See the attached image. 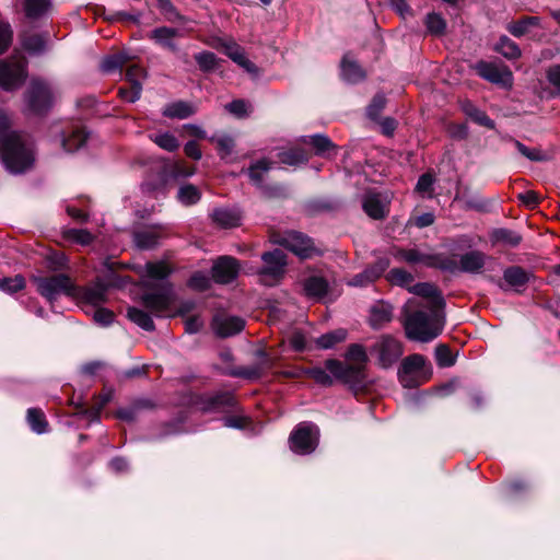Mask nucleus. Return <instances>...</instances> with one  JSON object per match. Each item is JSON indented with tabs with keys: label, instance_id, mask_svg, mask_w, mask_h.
<instances>
[{
	"label": "nucleus",
	"instance_id": "obj_1",
	"mask_svg": "<svg viewBox=\"0 0 560 560\" xmlns=\"http://www.w3.org/2000/svg\"><path fill=\"white\" fill-rule=\"evenodd\" d=\"M0 158L12 174L27 171L35 160L32 144L21 135L10 130V118L4 113H0Z\"/></svg>",
	"mask_w": 560,
	"mask_h": 560
},
{
	"label": "nucleus",
	"instance_id": "obj_2",
	"mask_svg": "<svg viewBox=\"0 0 560 560\" xmlns=\"http://www.w3.org/2000/svg\"><path fill=\"white\" fill-rule=\"evenodd\" d=\"M420 304L410 299L404 306L406 336L410 340L429 342L443 329L441 310L418 308Z\"/></svg>",
	"mask_w": 560,
	"mask_h": 560
},
{
	"label": "nucleus",
	"instance_id": "obj_3",
	"mask_svg": "<svg viewBox=\"0 0 560 560\" xmlns=\"http://www.w3.org/2000/svg\"><path fill=\"white\" fill-rule=\"evenodd\" d=\"M402 343L390 335H382L370 348V354L382 369L392 368L402 355Z\"/></svg>",
	"mask_w": 560,
	"mask_h": 560
},
{
	"label": "nucleus",
	"instance_id": "obj_4",
	"mask_svg": "<svg viewBox=\"0 0 560 560\" xmlns=\"http://www.w3.org/2000/svg\"><path fill=\"white\" fill-rule=\"evenodd\" d=\"M35 282L38 292L49 302H54L60 295L73 299L78 294V287L66 275L36 278Z\"/></svg>",
	"mask_w": 560,
	"mask_h": 560
},
{
	"label": "nucleus",
	"instance_id": "obj_5",
	"mask_svg": "<svg viewBox=\"0 0 560 560\" xmlns=\"http://www.w3.org/2000/svg\"><path fill=\"white\" fill-rule=\"evenodd\" d=\"M55 97L48 83L33 79L25 94L27 109L34 114H43L52 106Z\"/></svg>",
	"mask_w": 560,
	"mask_h": 560
},
{
	"label": "nucleus",
	"instance_id": "obj_6",
	"mask_svg": "<svg viewBox=\"0 0 560 560\" xmlns=\"http://www.w3.org/2000/svg\"><path fill=\"white\" fill-rule=\"evenodd\" d=\"M272 242L285 247L302 259L311 258L319 253L311 238L296 231L273 235Z\"/></svg>",
	"mask_w": 560,
	"mask_h": 560
},
{
	"label": "nucleus",
	"instance_id": "obj_7",
	"mask_svg": "<svg viewBox=\"0 0 560 560\" xmlns=\"http://www.w3.org/2000/svg\"><path fill=\"white\" fill-rule=\"evenodd\" d=\"M26 78V61L23 57H13L0 61V86L12 91L18 89Z\"/></svg>",
	"mask_w": 560,
	"mask_h": 560
},
{
	"label": "nucleus",
	"instance_id": "obj_8",
	"mask_svg": "<svg viewBox=\"0 0 560 560\" xmlns=\"http://www.w3.org/2000/svg\"><path fill=\"white\" fill-rule=\"evenodd\" d=\"M264 267L259 270L260 280L266 285H275L284 275L285 254L281 249L261 255Z\"/></svg>",
	"mask_w": 560,
	"mask_h": 560
},
{
	"label": "nucleus",
	"instance_id": "obj_9",
	"mask_svg": "<svg viewBox=\"0 0 560 560\" xmlns=\"http://www.w3.org/2000/svg\"><path fill=\"white\" fill-rule=\"evenodd\" d=\"M318 441V429L311 423H301L290 435V446L294 453L310 454Z\"/></svg>",
	"mask_w": 560,
	"mask_h": 560
},
{
	"label": "nucleus",
	"instance_id": "obj_10",
	"mask_svg": "<svg viewBox=\"0 0 560 560\" xmlns=\"http://www.w3.org/2000/svg\"><path fill=\"white\" fill-rule=\"evenodd\" d=\"M107 287L96 281L94 284L85 288L78 287V294L73 299L81 304L85 313H89L93 307H98L106 302Z\"/></svg>",
	"mask_w": 560,
	"mask_h": 560
},
{
	"label": "nucleus",
	"instance_id": "obj_11",
	"mask_svg": "<svg viewBox=\"0 0 560 560\" xmlns=\"http://www.w3.org/2000/svg\"><path fill=\"white\" fill-rule=\"evenodd\" d=\"M408 291L422 300L417 301L420 306L418 308H425V310H442L444 305L443 298L439 290L431 283L428 282H420L412 284L408 288Z\"/></svg>",
	"mask_w": 560,
	"mask_h": 560
},
{
	"label": "nucleus",
	"instance_id": "obj_12",
	"mask_svg": "<svg viewBox=\"0 0 560 560\" xmlns=\"http://www.w3.org/2000/svg\"><path fill=\"white\" fill-rule=\"evenodd\" d=\"M174 295L171 289L142 295L143 305L156 317L168 316Z\"/></svg>",
	"mask_w": 560,
	"mask_h": 560
},
{
	"label": "nucleus",
	"instance_id": "obj_13",
	"mask_svg": "<svg viewBox=\"0 0 560 560\" xmlns=\"http://www.w3.org/2000/svg\"><path fill=\"white\" fill-rule=\"evenodd\" d=\"M389 197L380 192L369 191L362 200L364 212L374 220H382L389 213Z\"/></svg>",
	"mask_w": 560,
	"mask_h": 560
},
{
	"label": "nucleus",
	"instance_id": "obj_14",
	"mask_svg": "<svg viewBox=\"0 0 560 560\" xmlns=\"http://www.w3.org/2000/svg\"><path fill=\"white\" fill-rule=\"evenodd\" d=\"M240 270L238 261L230 256L220 257L212 267V277L218 283L232 282Z\"/></svg>",
	"mask_w": 560,
	"mask_h": 560
},
{
	"label": "nucleus",
	"instance_id": "obj_15",
	"mask_svg": "<svg viewBox=\"0 0 560 560\" xmlns=\"http://www.w3.org/2000/svg\"><path fill=\"white\" fill-rule=\"evenodd\" d=\"M530 277L532 273L524 268L520 266H511L503 271V283H500L499 285L503 290H506V285L516 292H521L529 281Z\"/></svg>",
	"mask_w": 560,
	"mask_h": 560
},
{
	"label": "nucleus",
	"instance_id": "obj_16",
	"mask_svg": "<svg viewBox=\"0 0 560 560\" xmlns=\"http://www.w3.org/2000/svg\"><path fill=\"white\" fill-rule=\"evenodd\" d=\"M245 322L237 316L217 315L212 322V328L220 337H230L243 330Z\"/></svg>",
	"mask_w": 560,
	"mask_h": 560
},
{
	"label": "nucleus",
	"instance_id": "obj_17",
	"mask_svg": "<svg viewBox=\"0 0 560 560\" xmlns=\"http://www.w3.org/2000/svg\"><path fill=\"white\" fill-rule=\"evenodd\" d=\"M393 256L397 260L406 261L410 265L420 264L423 266L433 267L439 262L438 256L422 253L417 248L395 249L393 252Z\"/></svg>",
	"mask_w": 560,
	"mask_h": 560
},
{
	"label": "nucleus",
	"instance_id": "obj_18",
	"mask_svg": "<svg viewBox=\"0 0 560 560\" xmlns=\"http://www.w3.org/2000/svg\"><path fill=\"white\" fill-rule=\"evenodd\" d=\"M326 370L331 377L349 383L355 381L360 375V368L355 365L345 364L338 360L329 359L325 363Z\"/></svg>",
	"mask_w": 560,
	"mask_h": 560
},
{
	"label": "nucleus",
	"instance_id": "obj_19",
	"mask_svg": "<svg viewBox=\"0 0 560 560\" xmlns=\"http://www.w3.org/2000/svg\"><path fill=\"white\" fill-rule=\"evenodd\" d=\"M389 267V260L387 258H380L373 266L366 268L360 275L353 277L350 281L351 285H365L380 278L384 271Z\"/></svg>",
	"mask_w": 560,
	"mask_h": 560
},
{
	"label": "nucleus",
	"instance_id": "obj_20",
	"mask_svg": "<svg viewBox=\"0 0 560 560\" xmlns=\"http://www.w3.org/2000/svg\"><path fill=\"white\" fill-rule=\"evenodd\" d=\"M224 54L234 62L244 68L247 72L256 74V66L246 58L243 48L234 42H223L221 44Z\"/></svg>",
	"mask_w": 560,
	"mask_h": 560
},
{
	"label": "nucleus",
	"instance_id": "obj_21",
	"mask_svg": "<svg viewBox=\"0 0 560 560\" xmlns=\"http://www.w3.org/2000/svg\"><path fill=\"white\" fill-rule=\"evenodd\" d=\"M489 257L480 250H470L459 258L460 269L469 273H478L486 265Z\"/></svg>",
	"mask_w": 560,
	"mask_h": 560
},
{
	"label": "nucleus",
	"instance_id": "obj_22",
	"mask_svg": "<svg viewBox=\"0 0 560 560\" xmlns=\"http://www.w3.org/2000/svg\"><path fill=\"white\" fill-rule=\"evenodd\" d=\"M478 73L483 79L493 83H505L511 79V72L502 70L493 63L480 62L477 66Z\"/></svg>",
	"mask_w": 560,
	"mask_h": 560
},
{
	"label": "nucleus",
	"instance_id": "obj_23",
	"mask_svg": "<svg viewBox=\"0 0 560 560\" xmlns=\"http://www.w3.org/2000/svg\"><path fill=\"white\" fill-rule=\"evenodd\" d=\"M425 364V358L421 354H411L402 360L399 370V380L404 386H409L406 377L415 372L423 369Z\"/></svg>",
	"mask_w": 560,
	"mask_h": 560
},
{
	"label": "nucleus",
	"instance_id": "obj_24",
	"mask_svg": "<svg viewBox=\"0 0 560 560\" xmlns=\"http://www.w3.org/2000/svg\"><path fill=\"white\" fill-rule=\"evenodd\" d=\"M212 219L220 226L229 229L240 225L241 213L235 209L220 208L213 211Z\"/></svg>",
	"mask_w": 560,
	"mask_h": 560
},
{
	"label": "nucleus",
	"instance_id": "obj_25",
	"mask_svg": "<svg viewBox=\"0 0 560 560\" xmlns=\"http://www.w3.org/2000/svg\"><path fill=\"white\" fill-rule=\"evenodd\" d=\"M162 237V231L156 228H150L147 230L138 231L133 235L137 247L142 249H149L154 247L159 240Z\"/></svg>",
	"mask_w": 560,
	"mask_h": 560
},
{
	"label": "nucleus",
	"instance_id": "obj_26",
	"mask_svg": "<svg viewBox=\"0 0 560 560\" xmlns=\"http://www.w3.org/2000/svg\"><path fill=\"white\" fill-rule=\"evenodd\" d=\"M490 241L492 245L504 244L511 247H515L522 242V236L515 231L501 228L491 231Z\"/></svg>",
	"mask_w": 560,
	"mask_h": 560
},
{
	"label": "nucleus",
	"instance_id": "obj_27",
	"mask_svg": "<svg viewBox=\"0 0 560 560\" xmlns=\"http://www.w3.org/2000/svg\"><path fill=\"white\" fill-rule=\"evenodd\" d=\"M196 113V107L187 102L178 101L166 105L163 115L170 118L185 119Z\"/></svg>",
	"mask_w": 560,
	"mask_h": 560
},
{
	"label": "nucleus",
	"instance_id": "obj_28",
	"mask_svg": "<svg viewBox=\"0 0 560 560\" xmlns=\"http://www.w3.org/2000/svg\"><path fill=\"white\" fill-rule=\"evenodd\" d=\"M364 71L353 60H350L349 56H345L341 61V77L349 83H357L364 79Z\"/></svg>",
	"mask_w": 560,
	"mask_h": 560
},
{
	"label": "nucleus",
	"instance_id": "obj_29",
	"mask_svg": "<svg viewBox=\"0 0 560 560\" xmlns=\"http://www.w3.org/2000/svg\"><path fill=\"white\" fill-rule=\"evenodd\" d=\"M177 36H180L178 30L167 27V26L158 27V28L153 30L150 34V37L152 39H154L160 45H162L173 51L176 50L177 47L172 42V39Z\"/></svg>",
	"mask_w": 560,
	"mask_h": 560
},
{
	"label": "nucleus",
	"instance_id": "obj_30",
	"mask_svg": "<svg viewBox=\"0 0 560 560\" xmlns=\"http://www.w3.org/2000/svg\"><path fill=\"white\" fill-rule=\"evenodd\" d=\"M51 0H23V10L28 19H38L48 13Z\"/></svg>",
	"mask_w": 560,
	"mask_h": 560
},
{
	"label": "nucleus",
	"instance_id": "obj_31",
	"mask_svg": "<svg viewBox=\"0 0 560 560\" xmlns=\"http://www.w3.org/2000/svg\"><path fill=\"white\" fill-rule=\"evenodd\" d=\"M303 289L305 294L311 298H322L327 293V281L318 276H312L304 281Z\"/></svg>",
	"mask_w": 560,
	"mask_h": 560
},
{
	"label": "nucleus",
	"instance_id": "obj_32",
	"mask_svg": "<svg viewBox=\"0 0 560 560\" xmlns=\"http://www.w3.org/2000/svg\"><path fill=\"white\" fill-rule=\"evenodd\" d=\"M392 319V306L377 303L371 308L370 323L374 328H380Z\"/></svg>",
	"mask_w": 560,
	"mask_h": 560
},
{
	"label": "nucleus",
	"instance_id": "obj_33",
	"mask_svg": "<svg viewBox=\"0 0 560 560\" xmlns=\"http://www.w3.org/2000/svg\"><path fill=\"white\" fill-rule=\"evenodd\" d=\"M279 160L281 163L296 166L302 163H306L308 161V153L300 148H290L281 151L279 154Z\"/></svg>",
	"mask_w": 560,
	"mask_h": 560
},
{
	"label": "nucleus",
	"instance_id": "obj_34",
	"mask_svg": "<svg viewBox=\"0 0 560 560\" xmlns=\"http://www.w3.org/2000/svg\"><path fill=\"white\" fill-rule=\"evenodd\" d=\"M347 338V330L343 328H338L336 330L329 331L327 334L322 335L315 340L316 346L319 349H331L336 345L345 341Z\"/></svg>",
	"mask_w": 560,
	"mask_h": 560
},
{
	"label": "nucleus",
	"instance_id": "obj_35",
	"mask_svg": "<svg viewBox=\"0 0 560 560\" xmlns=\"http://www.w3.org/2000/svg\"><path fill=\"white\" fill-rule=\"evenodd\" d=\"M291 375L296 377L308 376L313 378L316 383L324 386H329L332 384V377L327 372V370L323 368L302 369L295 373H292Z\"/></svg>",
	"mask_w": 560,
	"mask_h": 560
},
{
	"label": "nucleus",
	"instance_id": "obj_36",
	"mask_svg": "<svg viewBox=\"0 0 560 560\" xmlns=\"http://www.w3.org/2000/svg\"><path fill=\"white\" fill-rule=\"evenodd\" d=\"M494 49L508 59H517L521 57L520 47L508 36H501Z\"/></svg>",
	"mask_w": 560,
	"mask_h": 560
},
{
	"label": "nucleus",
	"instance_id": "obj_37",
	"mask_svg": "<svg viewBox=\"0 0 560 560\" xmlns=\"http://www.w3.org/2000/svg\"><path fill=\"white\" fill-rule=\"evenodd\" d=\"M127 316L131 322H133L144 330L152 331L154 329L153 319L143 310L137 307H129L127 311Z\"/></svg>",
	"mask_w": 560,
	"mask_h": 560
},
{
	"label": "nucleus",
	"instance_id": "obj_38",
	"mask_svg": "<svg viewBox=\"0 0 560 560\" xmlns=\"http://www.w3.org/2000/svg\"><path fill=\"white\" fill-rule=\"evenodd\" d=\"M538 22H539L538 18L528 16V18L518 20L516 22L510 23L506 26V28L513 36L521 37L525 34H527L532 26L538 25Z\"/></svg>",
	"mask_w": 560,
	"mask_h": 560
},
{
	"label": "nucleus",
	"instance_id": "obj_39",
	"mask_svg": "<svg viewBox=\"0 0 560 560\" xmlns=\"http://www.w3.org/2000/svg\"><path fill=\"white\" fill-rule=\"evenodd\" d=\"M27 422L32 430L38 434L47 431V421L44 412L37 408H30L27 410Z\"/></svg>",
	"mask_w": 560,
	"mask_h": 560
},
{
	"label": "nucleus",
	"instance_id": "obj_40",
	"mask_svg": "<svg viewBox=\"0 0 560 560\" xmlns=\"http://www.w3.org/2000/svg\"><path fill=\"white\" fill-rule=\"evenodd\" d=\"M86 140V135L82 129H75L69 137H63L61 140L62 148L67 152H73L81 148Z\"/></svg>",
	"mask_w": 560,
	"mask_h": 560
},
{
	"label": "nucleus",
	"instance_id": "obj_41",
	"mask_svg": "<svg viewBox=\"0 0 560 560\" xmlns=\"http://www.w3.org/2000/svg\"><path fill=\"white\" fill-rule=\"evenodd\" d=\"M129 59V56L125 52L110 55L102 60L101 68L105 72H110L125 66Z\"/></svg>",
	"mask_w": 560,
	"mask_h": 560
},
{
	"label": "nucleus",
	"instance_id": "obj_42",
	"mask_svg": "<svg viewBox=\"0 0 560 560\" xmlns=\"http://www.w3.org/2000/svg\"><path fill=\"white\" fill-rule=\"evenodd\" d=\"M387 279L393 284L404 287L407 290L410 285H412L413 281L412 275L401 268L392 269L387 275Z\"/></svg>",
	"mask_w": 560,
	"mask_h": 560
},
{
	"label": "nucleus",
	"instance_id": "obj_43",
	"mask_svg": "<svg viewBox=\"0 0 560 560\" xmlns=\"http://www.w3.org/2000/svg\"><path fill=\"white\" fill-rule=\"evenodd\" d=\"M465 109V113L477 124H479L480 126H485L489 129H493L494 128V122L493 120L482 110L476 108L474 105L471 104H467L465 105L464 107Z\"/></svg>",
	"mask_w": 560,
	"mask_h": 560
},
{
	"label": "nucleus",
	"instance_id": "obj_44",
	"mask_svg": "<svg viewBox=\"0 0 560 560\" xmlns=\"http://www.w3.org/2000/svg\"><path fill=\"white\" fill-rule=\"evenodd\" d=\"M144 268L147 276L152 279H164L172 271L171 267L165 261L148 262Z\"/></svg>",
	"mask_w": 560,
	"mask_h": 560
},
{
	"label": "nucleus",
	"instance_id": "obj_45",
	"mask_svg": "<svg viewBox=\"0 0 560 560\" xmlns=\"http://www.w3.org/2000/svg\"><path fill=\"white\" fill-rule=\"evenodd\" d=\"M210 141L217 143L221 159H228L233 153L235 143L232 137L223 135L218 138L212 137Z\"/></svg>",
	"mask_w": 560,
	"mask_h": 560
},
{
	"label": "nucleus",
	"instance_id": "obj_46",
	"mask_svg": "<svg viewBox=\"0 0 560 560\" xmlns=\"http://www.w3.org/2000/svg\"><path fill=\"white\" fill-rule=\"evenodd\" d=\"M304 142H307V140L304 139ZM308 143L313 145L318 155H324L334 149L332 142L324 135L308 137Z\"/></svg>",
	"mask_w": 560,
	"mask_h": 560
},
{
	"label": "nucleus",
	"instance_id": "obj_47",
	"mask_svg": "<svg viewBox=\"0 0 560 560\" xmlns=\"http://www.w3.org/2000/svg\"><path fill=\"white\" fill-rule=\"evenodd\" d=\"M177 197L183 205L189 206L200 199V192L194 185H185L179 188Z\"/></svg>",
	"mask_w": 560,
	"mask_h": 560
},
{
	"label": "nucleus",
	"instance_id": "obj_48",
	"mask_svg": "<svg viewBox=\"0 0 560 560\" xmlns=\"http://www.w3.org/2000/svg\"><path fill=\"white\" fill-rule=\"evenodd\" d=\"M348 360L352 361L355 366L360 368V371L362 370L364 363L368 360L366 352L363 346L361 345H351L347 352Z\"/></svg>",
	"mask_w": 560,
	"mask_h": 560
},
{
	"label": "nucleus",
	"instance_id": "obj_49",
	"mask_svg": "<svg viewBox=\"0 0 560 560\" xmlns=\"http://www.w3.org/2000/svg\"><path fill=\"white\" fill-rule=\"evenodd\" d=\"M23 47L32 54H39L45 50L46 39L43 35L33 34L24 38Z\"/></svg>",
	"mask_w": 560,
	"mask_h": 560
},
{
	"label": "nucleus",
	"instance_id": "obj_50",
	"mask_svg": "<svg viewBox=\"0 0 560 560\" xmlns=\"http://www.w3.org/2000/svg\"><path fill=\"white\" fill-rule=\"evenodd\" d=\"M152 140L163 150L173 152L179 148L177 139L170 132L155 135Z\"/></svg>",
	"mask_w": 560,
	"mask_h": 560
},
{
	"label": "nucleus",
	"instance_id": "obj_51",
	"mask_svg": "<svg viewBox=\"0 0 560 560\" xmlns=\"http://www.w3.org/2000/svg\"><path fill=\"white\" fill-rule=\"evenodd\" d=\"M65 237L68 241L81 244V245H88L92 242L93 236L92 234L83 229H70L65 232Z\"/></svg>",
	"mask_w": 560,
	"mask_h": 560
},
{
	"label": "nucleus",
	"instance_id": "obj_52",
	"mask_svg": "<svg viewBox=\"0 0 560 560\" xmlns=\"http://www.w3.org/2000/svg\"><path fill=\"white\" fill-rule=\"evenodd\" d=\"M425 25L431 34L441 35L445 30L446 23L441 15L436 13H430L427 15Z\"/></svg>",
	"mask_w": 560,
	"mask_h": 560
},
{
	"label": "nucleus",
	"instance_id": "obj_53",
	"mask_svg": "<svg viewBox=\"0 0 560 560\" xmlns=\"http://www.w3.org/2000/svg\"><path fill=\"white\" fill-rule=\"evenodd\" d=\"M435 360L439 366L447 368L452 366L455 363V358L450 350V348L445 345H441L435 349Z\"/></svg>",
	"mask_w": 560,
	"mask_h": 560
},
{
	"label": "nucleus",
	"instance_id": "obj_54",
	"mask_svg": "<svg viewBox=\"0 0 560 560\" xmlns=\"http://www.w3.org/2000/svg\"><path fill=\"white\" fill-rule=\"evenodd\" d=\"M386 105V98L383 94H376L366 108V114L372 120H377Z\"/></svg>",
	"mask_w": 560,
	"mask_h": 560
},
{
	"label": "nucleus",
	"instance_id": "obj_55",
	"mask_svg": "<svg viewBox=\"0 0 560 560\" xmlns=\"http://www.w3.org/2000/svg\"><path fill=\"white\" fill-rule=\"evenodd\" d=\"M225 108L229 113L234 115L237 118H244L249 115L250 106L244 100H235L225 105Z\"/></svg>",
	"mask_w": 560,
	"mask_h": 560
},
{
	"label": "nucleus",
	"instance_id": "obj_56",
	"mask_svg": "<svg viewBox=\"0 0 560 560\" xmlns=\"http://www.w3.org/2000/svg\"><path fill=\"white\" fill-rule=\"evenodd\" d=\"M199 68L203 71L213 70L217 67V57L211 51H201L195 56Z\"/></svg>",
	"mask_w": 560,
	"mask_h": 560
},
{
	"label": "nucleus",
	"instance_id": "obj_57",
	"mask_svg": "<svg viewBox=\"0 0 560 560\" xmlns=\"http://www.w3.org/2000/svg\"><path fill=\"white\" fill-rule=\"evenodd\" d=\"M434 178L431 174L425 173L421 175L416 185V191L421 194L423 197H432L433 194Z\"/></svg>",
	"mask_w": 560,
	"mask_h": 560
},
{
	"label": "nucleus",
	"instance_id": "obj_58",
	"mask_svg": "<svg viewBox=\"0 0 560 560\" xmlns=\"http://www.w3.org/2000/svg\"><path fill=\"white\" fill-rule=\"evenodd\" d=\"M24 287L25 280L22 276H15L14 278H4L0 280V289L8 293L18 292Z\"/></svg>",
	"mask_w": 560,
	"mask_h": 560
},
{
	"label": "nucleus",
	"instance_id": "obj_59",
	"mask_svg": "<svg viewBox=\"0 0 560 560\" xmlns=\"http://www.w3.org/2000/svg\"><path fill=\"white\" fill-rule=\"evenodd\" d=\"M270 168V164L266 160L258 161L254 165H252L248 170V174L250 179L256 185H260L262 180V175L268 172Z\"/></svg>",
	"mask_w": 560,
	"mask_h": 560
},
{
	"label": "nucleus",
	"instance_id": "obj_60",
	"mask_svg": "<svg viewBox=\"0 0 560 560\" xmlns=\"http://www.w3.org/2000/svg\"><path fill=\"white\" fill-rule=\"evenodd\" d=\"M189 287L199 291L206 290L210 284V279L202 272H196L188 282Z\"/></svg>",
	"mask_w": 560,
	"mask_h": 560
},
{
	"label": "nucleus",
	"instance_id": "obj_61",
	"mask_svg": "<svg viewBox=\"0 0 560 560\" xmlns=\"http://www.w3.org/2000/svg\"><path fill=\"white\" fill-rule=\"evenodd\" d=\"M141 91L142 85L135 84L133 86H130V89H119V95L124 101L133 103L140 98Z\"/></svg>",
	"mask_w": 560,
	"mask_h": 560
},
{
	"label": "nucleus",
	"instance_id": "obj_62",
	"mask_svg": "<svg viewBox=\"0 0 560 560\" xmlns=\"http://www.w3.org/2000/svg\"><path fill=\"white\" fill-rule=\"evenodd\" d=\"M94 308L93 318L96 323L106 326L113 322L114 313L112 311L100 306Z\"/></svg>",
	"mask_w": 560,
	"mask_h": 560
},
{
	"label": "nucleus",
	"instance_id": "obj_63",
	"mask_svg": "<svg viewBox=\"0 0 560 560\" xmlns=\"http://www.w3.org/2000/svg\"><path fill=\"white\" fill-rule=\"evenodd\" d=\"M145 77V71L139 66H131L128 68L126 78L131 86L141 84V80Z\"/></svg>",
	"mask_w": 560,
	"mask_h": 560
},
{
	"label": "nucleus",
	"instance_id": "obj_64",
	"mask_svg": "<svg viewBox=\"0 0 560 560\" xmlns=\"http://www.w3.org/2000/svg\"><path fill=\"white\" fill-rule=\"evenodd\" d=\"M548 82L560 93V65H553L546 72Z\"/></svg>",
	"mask_w": 560,
	"mask_h": 560
}]
</instances>
